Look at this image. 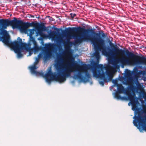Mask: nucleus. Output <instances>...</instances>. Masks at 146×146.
<instances>
[{
    "mask_svg": "<svg viewBox=\"0 0 146 146\" xmlns=\"http://www.w3.org/2000/svg\"><path fill=\"white\" fill-rule=\"evenodd\" d=\"M67 32L73 31L83 32L84 33L82 36L76 35H74L72 37L78 43H81L82 39L90 40L93 44L95 51L94 55L96 59V61L94 62L93 66L94 69H96L99 65L100 56L98 50L101 51L102 54L107 57L108 60L111 59L117 54V51L119 50L118 48H114L115 51L112 52L109 47H107L105 44V41L101 37L99 34L96 33L92 29H85L84 28L79 27H69Z\"/></svg>",
    "mask_w": 146,
    "mask_h": 146,
    "instance_id": "obj_1",
    "label": "nucleus"
},
{
    "mask_svg": "<svg viewBox=\"0 0 146 146\" xmlns=\"http://www.w3.org/2000/svg\"><path fill=\"white\" fill-rule=\"evenodd\" d=\"M68 60H70V62L68 61L67 63L64 64L63 66H56L57 73L56 72L53 73L51 71V68H50L48 74L46 75H50L49 78V79H50V84L51 81L53 79L61 83L65 82L66 80V77L70 76V73L73 72V70L72 69V67L78 64L75 61L74 58L72 57H69Z\"/></svg>",
    "mask_w": 146,
    "mask_h": 146,
    "instance_id": "obj_2",
    "label": "nucleus"
},
{
    "mask_svg": "<svg viewBox=\"0 0 146 146\" xmlns=\"http://www.w3.org/2000/svg\"><path fill=\"white\" fill-rule=\"evenodd\" d=\"M14 19L9 20L8 19H0V35H2L0 38L10 37L8 33L5 29L7 27L12 26L14 29L19 28L20 30L25 34L27 33V27L32 25L31 23L28 22H23L22 21L17 20L15 17Z\"/></svg>",
    "mask_w": 146,
    "mask_h": 146,
    "instance_id": "obj_3",
    "label": "nucleus"
},
{
    "mask_svg": "<svg viewBox=\"0 0 146 146\" xmlns=\"http://www.w3.org/2000/svg\"><path fill=\"white\" fill-rule=\"evenodd\" d=\"M93 77L99 78L103 81H99V84L102 86L104 85V82H108L111 81L113 75L108 68L102 64H100L97 67L96 69H94L93 70Z\"/></svg>",
    "mask_w": 146,
    "mask_h": 146,
    "instance_id": "obj_4",
    "label": "nucleus"
},
{
    "mask_svg": "<svg viewBox=\"0 0 146 146\" xmlns=\"http://www.w3.org/2000/svg\"><path fill=\"white\" fill-rule=\"evenodd\" d=\"M87 66L85 64L81 66H78L77 69L74 72L73 78L79 80L84 82H89L91 85L92 84V82L91 81L90 75L87 70Z\"/></svg>",
    "mask_w": 146,
    "mask_h": 146,
    "instance_id": "obj_5",
    "label": "nucleus"
},
{
    "mask_svg": "<svg viewBox=\"0 0 146 146\" xmlns=\"http://www.w3.org/2000/svg\"><path fill=\"white\" fill-rule=\"evenodd\" d=\"M109 44L113 48L110 49L113 52L115 51L114 48L117 47L118 48L119 50L117 51V54L113 58L115 57L119 54V52H121L122 53L125 52V54L129 58L130 57L133 58L134 60H133V62L135 64L140 65L144 64H145V61H146V58L144 57H142L140 58V59L139 60L138 59L139 58V57L138 56H136L133 53L131 52H129L127 50L125 51L121 49H119V48L116 45H115L109 39Z\"/></svg>",
    "mask_w": 146,
    "mask_h": 146,
    "instance_id": "obj_6",
    "label": "nucleus"
},
{
    "mask_svg": "<svg viewBox=\"0 0 146 146\" xmlns=\"http://www.w3.org/2000/svg\"><path fill=\"white\" fill-rule=\"evenodd\" d=\"M17 39L19 41L15 40L12 42L10 41V37L0 38V40L8 46H14L15 47H18L21 50H25L28 51L31 49V44L30 43H29L27 44L25 43H23L22 39L19 37L17 38Z\"/></svg>",
    "mask_w": 146,
    "mask_h": 146,
    "instance_id": "obj_7",
    "label": "nucleus"
},
{
    "mask_svg": "<svg viewBox=\"0 0 146 146\" xmlns=\"http://www.w3.org/2000/svg\"><path fill=\"white\" fill-rule=\"evenodd\" d=\"M44 46V47H39L37 46L36 43L34 44L33 48L35 52L41 50L44 54V58L45 60H46L51 56L52 52L50 49L54 47V44L50 43H46Z\"/></svg>",
    "mask_w": 146,
    "mask_h": 146,
    "instance_id": "obj_8",
    "label": "nucleus"
},
{
    "mask_svg": "<svg viewBox=\"0 0 146 146\" xmlns=\"http://www.w3.org/2000/svg\"><path fill=\"white\" fill-rule=\"evenodd\" d=\"M35 59V60L34 62V65L29 67L31 73L32 74H35L36 76L39 75L45 78L46 81L49 85H50V79H49V78H50V75H46L48 74V71L44 74V72L42 71L39 72L35 70L36 69L38 68V67L36 66V65L38 64L39 60V58L37 57H36Z\"/></svg>",
    "mask_w": 146,
    "mask_h": 146,
    "instance_id": "obj_9",
    "label": "nucleus"
},
{
    "mask_svg": "<svg viewBox=\"0 0 146 146\" xmlns=\"http://www.w3.org/2000/svg\"><path fill=\"white\" fill-rule=\"evenodd\" d=\"M137 118L138 125L136 121L133 120V123L134 125L137 127L141 132H142L144 130L146 131V116L143 118L139 115Z\"/></svg>",
    "mask_w": 146,
    "mask_h": 146,
    "instance_id": "obj_10",
    "label": "nucleus"
},
{
    "mask_svg": "<svg viewBox=\"0 0 146 146\" xmlns=\"http://www.w3.org/2000/svg\"><path fill=\"white\" fill-rule=\"evenodd\" d=\"M117 86V91L113 93L114 98L117 100H127V98L126 97L121 96L118 94V93L120 94L125 92V89L123 86L121 84H119Z\"/></svg>",
    "mask_w": 146,
    "mask_h": 146,
    "instance_id": "obj_11",
    "label": "nucleus"
},
{
    "mask_svg": "<svg viewBox=\"0 0 146 146\" xmlns=\"http://www.w3.org/2000/svg\"><path fill=\"white\" fill-rule=\"evenodd\" d=\"M115 61L117 63H119L121 64V67L122 68H124L125 65H131L133 64V61L130 59L126 58L124 57L117 58Z\"/></svg>",
    "mask_w": 146,
    "mask_h": 146,
    "instance_id": "obj_12",
    "label": "nucleus"
},
{
    "mask_svg": "<svg viewBox=\"0 0 146 146\" xmlns=\"http://www.w3.org/2000/svg\"><path fill=\"white\" fill-rule=\"evenodd\" d=\"M137 102V101L135 102H134V103H131L132 105V109L133 111H134V115L133 117V119H134V120H135V121H136L137 122V123H138V118L137 117H138V115H140L141 117L144 118L146 116H143L141 114H140L139 113L137 116V112L136 111L137 110V106L135 104Z\"/></svg>",
    "mask_w": 146,
    "mask_h": 146,
    "instance_id": "obj_13",
    "label": "nucleus"
},
{
    "mask_svg": "<svg viewBox=\"0 0 146 146\" xmlns=\"http://www.w3.org/2000/svg\"><path fill=\"white\" fill-rule=\"evenodd\" d=\"M45 29V27L44 25H41L40 26L39 28L38 29L37 31L36 32V36H38V35L41 36V37L38 38V40H42L43 39V37L41 36L42 34V31Z\"/></svg>",
    "mask_w": 146,
    "mask_h": 146,
    "instance_id": "obj_14",
    "label": "nucleus"
},
{
    "mask_svg": "<svg viewBox=\"0 0 146 146\" xmlns=\"http://www.w3.org/2000/svg\"><path fill=\"white\" fill-rule=\"evenodd\" d=\"M64 59L62 57L61 54L57 55L56 60L57 65L56 66H56H63L64 64H63L62 63L64 62Z\"/></svg>",
    "mask_w": 146,
    "mask_h": 146,
    "instance_id": "obj_15",
    "label": "nucleus"
},
{
    "mask_svg": "<svg viewBox=\"0 0 146 146\" xmlns=\"http://www.w3.org/2000/svg\"><path fill=\"white\" fill-rule=\"evenodd\" d=\"M10 46L13 47L15 52L17 54V57L18 58H21L23 57V55L21 52V50L19 49V48L18 47H15L14 46Z\"/></svg>",
    "mask_w": 146,
    "mask_h": 146,
    "instance_id": "obj_16",
    "label": "nucleus"
},
{
    "mask_svg": "<svg viewBox=\"0 0 146 146\" xmlns=\"http://www.w3.org/2000/svg\"><path fill=\"white\" fill-rule=\"evenodd\" d=\"M127 97L128 99L130 101L131 103H134V102L136 101L135 100L136 97H135L134 96L131 94H129L128 95Z\"/></svg>",
    "mask_w": 146,
    "mask_h": 146,
    "instance_id": "obj_17",
    "label": "nucleus"
},
{
    "mask_svg": "<svg viewBox=\"0 0 146 146\" xmlns=\"http://www.w3.org/2000/svg\"><path fill=\"white\" fill-rule=\"evenodd\" d=\"M35 31V30L34 29H28V32H29V33L28 32H27V33L26 34H27L28 36H29V37L33 36L32 35L34 33Z\"/></svg>",
    "mask_w": 146,
    "mask_h": 146,
    "instance_id": "obj_18",
    "label": "nucleus"
},
{
    "mask_svg": "<svg viewBox=\"0 0 146 146\" xmlns=\"http://www.w3.org/2000/svg\"><path fill=\"white\" fill-rule=\"evenodd\" d=\"M30 38V41L32 42L33 45L35 44H36V41L35 38L33 36L29 37Z\"/></svg>",
    "mask_w": 146,
    "mask_h": 146,
    "instance_id": "obj_19",
    "label": "nucleus"
},
{
    "mask_svg": "<svg viewBox=\"0 0 146 146\" xmlns=\"http://www.w3.org/2000/svg\"><path fill=\"white\" fill-rule=\"evenodd\" d=\"M56 33V32L54 31H51L49 34V36L51 37H53Z\"/></svg>",
    "mask_w": 146,
    "mask_h": 146,
    "instance_id": "obj_20",
    "label": "nucleus"
},
{
    "mask_svg": "<svg viewBox=\"0 0 146 146\" xmlns=\"http://www.w3.org/2000/svg\"><path fill=\"white\" fill-rule=\"evenodd\" d=\"M138 72V69L136 67L134 68L133 72V74H137Z\"/></svg>",
    "mask_w": 146,
    "mask_h": 146,
    "instance_id": "obj_21",
    "label": "nucleus"
},
{
    "mask_svg": "<svg viewBox=\"0 0 146 146\" xmlns=\"http://www.w3.org/2000/svg\"><path fill=\"white\" fill-rule=\"evenodd\" d=\"M70 48L69 47H67L66 48L65 52H63L62 53V54L63 55L64 54L65 52H66L67 53H68L70 52Z\"/></svg>",
    "mask_w": 146,
    "mask_h": 146,
    "instance_id": "obj_22",
    "label": "nucleus"
},
{
    "mask_svg": "<svg viewBox=\"0 0 146 146\" xmlns=\"http://www.w3.org/2000/svg\"><path fill=\"white\" fill-rule=\"evenodd\" d=\"M131 72L127 69L126 70L125 74L126 76H129L131 75Z\"/></svg>",
    "mask_w": 146,
    "mask_h": 146,
    "instance_id": "obj_23",
    "label": "nucleus"
},
{
    "mask_svg": "<svg viewBox=\"0 0 146 146\" xmlns=\"http://www.w3.org/2000/svg\"><path fill=\"white\" fill-rule=\"evenodd\" d=\"M112 83L114 84V86L116 85L117 86L119 84L117 83V80H113L112 81Z\"/></svg>",
    "mask_w": 146,
    "mask_h": 146,
    "instance_id": "obj_24",
    "label": "nucleus"
},
{
    "mask_svg": "<svg viewBox=\"0 0 146 146\" xmlns=\"http://www.w3.org/2000/svg\"><path fill=\"white\" fill-rule=\"evenodd\" d=\"M71 36L70 35L68 37H67L66 38V44H68V43H70V37Z\"/></svg>",
    "mask_w": 146,
    "mask_h": 146,
    "instance_id": "obj_25",
    "label": "nucleus"
},
{
    "mask_svg": "<svg viewBox=\"0 0 146 146\" xmlns=\"http://www.w3.org/2000/svg\"><path fill=\"white\" fill-rule=\"evenodd\" d=\"M42 52L40 53L38 55V57H37L38 58H40L42 57Z\"/></svg>",
    "mask_w": 146,
    "mask_h": 146,
    "instance_id": "obj_26",
    "label": "nucleus"
},
{
    "mask_svg": "<svg viewBox=\"0 0 146 146\" xmlns=\"http://www.w3.org/2000/svg\"><path fill=\"white\" fill-rule=\"evenodd\" d=\"M42 52L40 53L38 55V57H37L38 58H40L42 57Z\"/></svg>",
    "mask_w": 146,
    "mask_h": 146,
    "instance_id": "obj_27",
    "label": "nucleus"
},
{
    "mask_svg": "<svg viewBox=\"0 0 146 146\" xmlns=\"http://www.w3.org/2000/svg\"><path fill=\"white\" fill-rule=\"evenodd\" d=\"M98 33L99 34V33ZM100 37H101L103 39L102 37H103V38L105 37V35L104 33H102V37L100 35ZM103 39L104 40L103 38Z\"/></svg>",
    "mask_w": 146,
    "mask_h": 146,
    "instance_id": "obj_28",
    "label": "nucleus"
},
{
    "mask_svg": "<svg viewBox=\"0 0 146 146\" xmlns=\"http://www.w3.org/2000/svg\"><path fill=\"white\" fill-rule=\"evenodd\" d=\"M70 15L71 17L73 18L74 17H75L76 16V14H72V13H71L70 14Z\"/></svg>",
    "mask_w": 146,
    "mask_h": 146,
    "instance_id": "obj_29",
    "label": "nucleus"
},
{
    "mask_svg": "<svg viewBox=\"0 0 146 146\" xmlns=\"http://www.w3.org/2000/svg\"><path fill=\"white\" fill-rule=\"evenodd\" d=\"M48 17H49V19L50 21H53L52 20V19H53V18L52 17H50V16H48Z\"/></svg>",
    "mask_w": 146,
    "mask_h": 146,
    "instance_id": "obj_30",
    "label": "nucleus"
},
{
    "mask_svg": "<svg viewBox=\"0 0 146 146\" xmlns=\"http://www.w3.org/2000/svg\"><path fill=\"white\" fill-rule=\"evenodd\" d=\"M75 82V81L74 80L72 81H71V83L73 84H74Z\"/></svg>",
    "mask_w": 146,
    "mask_h": 146,
    "instance_id": "obj_31",
    "label": "nucleus"
},
{
    "mask_svg": "<svg viewBox=\"0 0 146 146\" xmlns=\"http://www.w3.org/2000/svg\"><path fill=\"white\" fill-rule=\"evenodd\" d=\"M32 53L31 52H29V56H31V54H32Z\"/></svg>",
    "mask_w": 146,
    "mask_h": 146,
    "instance_id": "obj_32",
    "label": "nucleus"
},
{
    "mask_svg": "<svg viewBox=\"0 0 146 146\" xmlns=\"http://www.w3.org/2000/svg\"><path fill=\"white\" fill-rule=\"evenodd\" d=\"M129 104H130V102H129V103H128V105H129H129H130Z\"/></svg>",
    "mask_w": 146,
    "mask_h": 146,
    "instance_id": "obj_33",
    "label": "nucleus"
},
{
    "mask_svg": "<svg viewBox=\"0 0 146 146\" xmlns=\"http://www.w3.org/2000/svg\"><path fill=\"white\" fill-rule=\"evenodd\" d=\"M39 17H37V18H39Z\"/></svg>",
    "mask_w": 146,
    "mask_h": 146,
    "instance_id": "obj_34",
    "label": "nucleus"
},
{
    "mask_svg": "<svg viewBox=\"0 0 146 146\" xmlns=\"http://www.w3.org/2000/svg\"><path fill=\"white\" fill-rule=\"evenodd\" d=\"M57 29V28H56L55 29Z\"/></svg>",
    "mask_w": 146,
    "mask_h": 146,
    "instance_id": "obj_35",
    "label": "nucleus"
}]
</instances>
